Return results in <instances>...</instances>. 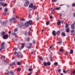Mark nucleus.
Returning <instances> with one entry per match:
<instances>
[{"label":"nucleus","mask_w":75,"mask_h":75,"mask_svg":"<svg viewBox=\"0 0 75 75\" xmlns=\"http://www.w3.org/2000/svg\"><path fill=\"white\" fill-rule=\"evenodd\" d=\"M18 31V29L17 28H16L14 30V32H16V31Z\"/></svg>","instance_id":"obj_28"},{"label":"nucleus","mask_w":75,"mask_h":75,"mask_svg":"<svg viewBox=\"0 0 75 75\" xmlns=\"http://www.w3.org/2000/svg\"><path fill=\"white\" fill-rule=\"evenodd\" d=\"M21 47H22V48H24V43H22Z\"/></svg>","instance_id":"obj_20"},{"label":"nucleus","mask_w":75,"mask_h":75,"mask_svg":"<svg viewBox=\"0 0 75 75\" xmlns=\"http://www.w3.org/2000/svg\"><path fill=\"white\" fill-rule=\"evenodd\" d=\"M33 69H29V71H33Z\"/></svg>","instance_id":"obj_40"},{"label":"nucleus","mask_w":75,"mask_h":75,"mask_svg":"<svg viewBox=\"0 0 75 75\" xmlns=\"http://www.w3.org/2000/svg\"><path fill=\"white\" fill-rule=\"evenodd\" d=\"M28 35H30V31H29L28 33Z\"/></svg>","instance_id":"obj_45"},{"label":"nucleus","mask_w":75,"mask_h":75,"mask_svg":"<svg viewBox=\"0 0 75 75\" xmlns=\"http://www.w3.org/2000/svg\"><path fill=\"white\" fill-rule=\"evenodd\" d=\"M68 27V23H66L65 28H67Z\"/></svg>","instance_id":"obj_34"},{"label":"nucleus","mask_w":75,"mask_h":75,"mask_svg":"<svg viewBox=\"0 0 75 75\" xmlns=\"http://www.w3.org/2000/svg\"><path fill=\"white\" fill-rule=\"evenodd\" d=\"M13 49L14 50H15V51H17V49L16 48H14Z\"/></svg>","instance_id":"obj_54"},{"label":"nucleus","mask_w":75,"mask_h":75,"mask_svg":"<svg viewBox=\"0 0 75 75\" xmlns=\"http://www.w3.org/2000/svg\"><path fill=\"white\" fill-rule=\"evenodd\" d=\"M30 46H31V47H32V45H33V44L31 43H30Z\"/></svg>","instance_id":"obj_57"},{"label":"nucleus","mask_w":75,"mask_h":75,"mask_svg":"<svg viewBox=\"0 0 75 75\" xmlns=\"http://www.w3.org/2000/svg\"><path fill=\"white\" fill-rule=\"evenodd\" d=\"M21 21H25V19L24 18H21Z\"/></svg>","instance_id":"obj_48"},{"label":"nucleus","mask_w":75,"mask_h":75,"mask_svg":"<svg viewBox=\"0 0 75 75\" xmlns=\"http://www.w3.org/2000/svg\"><path fill=\"white\" fill-rule=\"evenodd\" d=\"M52 48V46H51L50 47V49H51Z\"/></svg>","instance_id":"obj_63"},{"label":"nucleus","mask_w":75,"mask_h":75,"mask_svg":"<svg viewBox=\"0 0 75 75\" xmlns=\"http://www.w3.org/2000/svg\"><path fill=\"white\" fill-rule=\"evenodd\" d=\"M17 55L18 58H22V54H21L20 52H18L17 53Z\"/></svg>","instance_id":"obj_3"},{"label":"nucleus","mask_w":75,"mask_h":75,"mask_svg":"<svg viewBox=\"0 0 75 75\" xmlns=\"http://www.w3.org/2000/svg\"><path fill=\"white\" fill-rule=\"evenodd\" d=\"M72 6L73 7H75V4L74 3H73L72 5Z\"/></svg>","instance_id":"obj_39"},{"label":"nucleus","mask_w":75,"mask_h":75,"mask_svg":"<svg viewBox=\"0 0 75 75\" xmlns=\"http://www.w3.org/2000/svg\"><path fill=\"white\" fill-rule=\"evenodd\" d=\"M31 47H32V46H30L28 47V49H30V48H31Z\"/></svg>","instance_id":"obj_43"},{"label":"nucleus","mask_w":75,"mask_h":75,"mask_svg":"<svg viewBox=\"0 0 75 75\" xmlns=\"http://www.w3.org/2000/svg\"><path fill=\"white\" fill-rule=\"evenodd\" d=\"M7 21H4L3 23V25H4V26H6V24H7Z\"/></svg>","instance_id":"obj_15"},{"label":"nucleus","mask_w":75,"mask_h":75,"mask_svg":"<svg viewBox=\"0 0 75 75\" xmlns=\"http://www.w3.org/2000/svg\"><path fill=\"white\" fill-rule=\"evenodd\" d=\"M66 31L67 33H69V28H67L66 30Z\"/></svg>","instance_id":"obj_17"},{"label":"nucleus","mask_w":75,"mask_h":75,"mask_svg":"<svg viewBox=\"0 0 75 75\" xmlns=\"http://www.w3.org/2000/svg\"><path fill=\"white\" fill-rule=\"evenodd\" d=\"M35 6L34 5V6H33V9H35Z\"/></svg>","instance_id":"obj_50"},{"label":"nucleus","mask_w":75,"mask_h":75,"mask_svg":"<svg viewBox=\"0 0 75 75\" xmlns=\"http://www.w3.org/2000/svg\"><path fill=\"white\" fill-rule=\"evenodd\" d=\"M18 71H21V68L20 67H18L17 69Z\"/></svg>","instance_id":"obj_27"},{"label":"nucleus","mask_w":75,"mask_h":75,"mask_svg":"<svg viewBox=\"0 0 75 75\" xmlns=\"http://www.w3.org/2000/svg\"><path fill=\"white\" fill-rule=\"evenodd\" d=\"M8 34L6 35L3 36V38L5 40H6V39H7V38H8Z\"/></svg>","instance_id":"obj_7"},{"label":"nucleus","mask_w":75,"mask_h":75,"mask_svg":"<svg viewBox=\"0 0 75 75\" xmlns=\"http://www.w3.org/2000/svg\"><path fill=\"white\" fill-rule=\"evenodd\" d=\"M64 22V21H62L61 23H62V24H63Z\"/></svg>","instance_id":"obj_59"},{"label":"nucleus","mask_w":75,"mask_h":75,"mask_svg":"<svg viewBox=\"0 0 75 75\" xmlns=\"http://www.w3.org/2000/svg\"><path fill=\"white\" fill-rule=\"evenodd\" d=\"M35 42H36L35 40H33V44H35Z\"/></svg>","instance_id":"obj_37"},{"label":"nucleus","mask_w":75,"mask_h":75,"mask_svg":"<svg viewBox=\"0 0 75 75\" xmlns=\"http://www.w3.org/2000/svg\"><path fill=\"white\" fill-rule=\"evenodd\" d=\"M50 19H52V18H53V17H52V16H50Z\"/></svg>","instance_id":"obj_52"},{"label":"nucleus","mask_w":75,"mask_h":75,"mask_svg":"<svg viewBox=\"0 0 75 75\" xmlns=\"http://www.w3.org/2000/svg\"><path fill=\"white\" fill-rule=\"evenodd\" d=\"M71 28L72 30H74V29H75V25L74 24H72L71 25Z\"/></svg>","instance_id":"obj_9"},{"label":"nucleus","mask_w":75,"mask_h":75,"mask_svg":"<svg viewBox=\"0 0 75 75\" xmlns=\"http://www.w3.org/2000/svg\"><path fill=\"white\" fill-rule=\"evenodd\" d=\"M68 52H66L65 54V55H68Z\"/></svg>","instance_id":"obj_56"},{"label":"nucleus","mask_w":75,"mask_h":75,"mask_svg":"<svg viewBox=\"0 0 75 75\" xmlns=\"http://www.w3.org/2000/svg\"><path fill=\"white\" fill-rule=\"evenodd\" d=\"M61 7H59V8L57 7L55 9L56 10H59V9H61Z\"/></svg>","instance_id":"obj_18"},{"label":"nucleus","mask_w":75,"mask_h":75,"mask_svg":"<svg viewBox=\"0 0 75 75\" xmlns=\"http://www.w3.org/2000/svg\"><path fill=\"white\" fill-rule=\"evenodd\" d=\"M3 58H5V57L3 55H2L1 57V59H2Z\"/></svg>","instance_id":"obj_30"},{"label":"nucleus","mask_w":75,"mask_h":75,"mask_svg":"<svg viewBox=\"0 0 75 75\" xmlns=\"http://www.w3.org/2000/svg\"><path fill=\"white\" fill-rule=\"evenodd\" d=\"M49 24H50V21H47L46 23V24L47 25H49Z\"/></svg>","instance_id":"obj_26"},{"label":"nucleus","mask_w":75,"mask_h":75,"mask_svg":"<svg viewBox=\"0 0 75 75\" xmlns=\"http://www.w3.org/2000/svg\"><path fill=\"white\" fill-rule=\"evenodd\" d=\"M64 51V50H62V49H61L60 50V52H62V51Z\"/></svg>","instance_id":"obj_44"},{"label":"nucleus","mask_w":75,"mask_h":75,"mask_svg":"<svg viewBox=\"0 0 75 75\" xmlns=\"http://www.w3.org/2000/svg\"><path fill=\"white\" fill-rule=\"evenodd\" d=\"M39 59L40 60H41V61H43V59L42 58V57H40Z\"/></svg>","instance_id":"obj_25"},{"label":"nucleus","mask_w":75,"mask_h":75,"mask_svg":"<svg viewBox=\"0 0 75 75\" xmlns=\"http://www.w3.org/2000/svg\"><path fill=\"white\" fill-rule=\"evenodd\" d=\"M39 17H38L37 16V20H39Z\"/></svg>","instance_id":"obj_60"},{"label":"nucleus","mask_w":75,"mask_h":75,"mask_svg":"<svg viewBox=\"0 0 75 75\" xmlns=\"http://www.w3.org/2000/svg\"><path fill=\"white\" fill-rule=\"evenodd\" d=\"M57 24L58 25H59L61 24V21L59 20L57 22Z\"/></svg>","instance_id":"obj_16"},{"label":"nucleus","mask_w":75,"mask_h":75,"mask_svg":"<svg viewBox=\"0 0 75 75\" xmlns=\"http://www.w3.org/2000/svg\"><path fill=\"white\" fill-rule=\"evenodd\" d=\"M4 15V16H5L6 15V14H7V12H4L3 13Z\"/></svg>","instance_id":"obj_36"},{"label":"nucleus","mask_w":75,"mask_h":75,"mask_svg":"<svg viewBox=\"0 0 75 75\" xmlns=\"http://www.w3.org/2000/svg\"><path fill=\"white\" fill-rule=\"evenodd\" d=\"M0 4H1V6H3L4 7H5V6H7V4H4L3 2H0Z\"/></svg>","instance_id":"obj_6"},{"label":"nucleus","mask_w":75,"mask_h":75,"mask_svg":"<svg viewBox=\"0 0 75 75\" xmlns=\"http://www.w3.org/2000/svg\"><path fill=\"white\" fill-rule=\"evenodd\" d=\"M54 9H52L51 11L52 13L54 14Z\"/></svg>","instance_id":"obj_38"},{"label":"nucleus","mask_w":75,"mask_h":75,"mask_svg":"<svg viewBox=\"0 0 75 75\" xmlns=\"http://www.w3.org/2000/svg\"><path fill=\"white\" fill-rule=\"evenodd\" d=\"M4 62H5L6 64H8V62H7V61L4 59Z\"/></svg>","instance_id":"obj_41"},{"label":"nucleus","mask_w":75,"mask_h":75,"mask_svg":"<svg viewBox=\"0 0 75 75\" xmlns=\"http://www.w3.org/2000/svg\"><path fill=\"white\" fill-rule=\"evenodd\" d=\"M24 26V24H23V23H22L20 24H19L18 25V27L19 28H22Z\"/></svg>","instance_id":"obj_8"},{"label":"nucleus","mask_w":75,"mask_h":75,"mask_svg":"<svg viewBox=\"0 0 75 75\" xmlns=\"http://www.w3.org/2000/svg\"><path fill=\"white\" fill-rule=\"evenodd\" d=\"M75 74V70H74L73 71L72 74H73V75H74Z\"/></svg>","instance_id":"obj_47"},{"label":"nucleus","mask_w":75,"mask_h":75,"mask_svg":"<svg viewBox=\"0 0 75 75\" xmlns=\"http://www.w3.org/2000/svg\"><path fill=\"white\" fill-rule=\"evenodd\" d=\"M43 65H44L45 66H47V63L46 62H44Z\"/></svg>","instance_id":"obj_21"},{"label":"nucleus","mask_w":75,"mask_h":75,"mask_svg":"<svg viewBox=\"0 0 75 75\" xmlns=\"http://www.w3.org/2000/svg\"><path fill=\"white\" fill-rule=\"evenodd\" d=\"M57 71H58V72H60L61 71V69H57Z\"/></svg>","instance_id":"obj_31"},{"label":"nucleus","mask_w":75,"mask_h":75,"mask_svg":"<svg viewBox=\"0 0 75 75\" xmlns=\"http://www.w3.org/2000/svg\"><path fill=\"white\" fill-rule=\"evenodd\" d=\"M25 4H24V6L25 7H27L28 6V4H29V3H30V2L28 1H27L25 2Z\"/></svg>","instance_id":"obj_5"},{"label":"nucleus","mask_w":75,"mask_h":75,"mask_svg":"<svg viewBox=\"0 0 75 75\" xmlns=\"http://www.w3.org/2000/svg\"><path fill=\"white\" fill-rule=\"evenodd\" d=\"M33 23V21L30 20L29 21H27L25 23V25L26 27H28L29 26V25H32Z\"/></svg>","instance_id":"obj_1"},{"label":"nucleus","mask_w":75,"mask_h":75,"mask_svg":"<svg viewBox=\"0 0 75 75\" xmlns=\"http://www.w3.org/2000/svg\"><path fill=\"white\" fill-rule=\"evenodd\" d=\"M52 34L53 36H56V33H55V31L53 30L52 32Z\"/></svg>","instance_id":"obj_13"},{"label":"nucleus","mask_w":75,"mask_h":75,"mask_svg":"<svg viewBox=\"0 0 75 75\" xmlns=\"http://www.w3.org/2000/svg\"><path fill=\"white\" fill-rule=\"evenodd\" d=\"M62 36H65V33L63 32L62 33Z\"/></svg>","instance_id":"obj_22"},{"label":"nucleus","mask_w":75,"mask_h":75,"mask_svg":"<svg viewBox=\"0 0 75 75\" xmlns=\"http://www.w3.org/2000/svg\"><path fill=\"white\" fill-rule=\"evenodd\" d=\"M4 11H5V12H7V11H8V9H7V8H5V9H4Z\"/></svg>","instance_id":"obj_33"},{"label":"nucleus","mask_w":75,"mask_h":75,"mask_svg":"<svg viewBox=\"0 0 75 75\" xmlns=\"http://www.w3.org/2000/svg\"><path fill=\"white\" fill-rule=\"evenodd\" d=\"M6 74H8L9 72H8V70H6V72L5 73Z\"/></svg>","instance_id":"obj_23"},{"label":"nucleus","mask_w":75,"mask_h":75,"mask_svg":"<svg viewBox=\"0 0 75 75\" xmlns=\"http://www.w3.org/2000/svg\"><path fill=\"white\" fill-rule=\"evenodd\" d=\"M10 74H11V75H14V72L12 71H11L9 72Z\"/></svg>","instance_id":"obj_19"},{"label":"nucleus","mask_w":75,"mask_h":75,"mask_svg":"<svg viewBox=\"0 0 75 75\" xmlns=\"http://www.w3.org/2000/svg\"><path fill=\"white\" fill-rule=\"evenodd\" d=\"M59 17H61L62 16V14L61 13L59 14Z\"/></svg>","instance_id":"obj_55"},{"label":"nucleus","mask_w":75,"mask_h":75,"mask_svg":"<svg viewBox=\"0 0 75 75\" xmlns=\"http://www.w3.org/2000/svg\"><path fill=\"white\" fill-rule=\"evenodd\" d=\"M26 41H30V38H27L26 39Z\"/></svg>","instance_id":"obj_42"},{"label":"nucleus","mask_w":75,"mask_h":75,"mask_svg":"<svg viewBox=\"0 0 75 75\" xmlns=\"http://www.w3.org/2000/svg\"><path fill=\"white\" fill-rule=\"evenodd\" d=\"M54 64L55 65H58V63L55 62L54 63Z\"/></svg>","instance_id":"obj_46"},{"label":"nucleus","mask_w":75,"mask_h":75,"mask_svg":"<svg viewBox=\"0 0 75 75\" xmlns=\"http://www.w3.org/2000/svg\"><path fill=\"white\" fill-rule=\"evenodd\" d=\"M57 1V0H52V1H54V2H56Z\"/></svg>","instance_id":"obj_51"},{"label":"nucleus","mask_w":75,"mask_h":75,"mask_svg":"<svg viewBox=\"0 0 75 75\" xmlns=\"http://www.w3.org/2000/svg\"><path fill=\"white\" fill-rule=\"evenodd\" d=\"M74 17H75V12L74 14Z\"/></svg>","instance_id":"obj_64"},{"label":"nucleus","mask_w":75,"mask_h":75,"mask_svg":"<svg viewBox=\"0 0 75 75\" xmlns=\"http://www.w3.org/2000/svg\"><path fill=\"white\" fill-rule=\"evenodd\" d=\"M15 64H16V63H15V62H12L11 63L9 64V66L11 67L12 66H13V65H15Z\"/></svg>","instance_id":"obj_10"},{"label":"nucleus","mask_w":75,"mask_h":75,"mask_svg":"<svg viewBox=\"0 0 75 75\" xmlns=\"http://www.w3.org/2000/svg\"><path fill=\"white\" fill-rule=\"evenodd\" d=\"M63 72H64V74L67 73V71H65V70H63Z\"/></svg>","instance_id":"obj_53"},{"label":"nucleus","mask_w":75,"mask_h":75,"mask_svg":"<svg viewBox=\"0 0 75 75\" xmlns=\"http://www.w3.org/2000/svg\"><path fill=\"white\" fill-rule=\"evenodd\" d=\"M75 31V30H71L70 32L71 33H74V31Z\"/></svg>","instance_id":"obj_49"},{"label":"nucleus","mask_w":75,"mask_h":75,"mask_svg":"<svg viewBox=\"0 0 75 75\" xmlns=\"http://www.w3.org/2000/svg\"><path fill=\"white\" fill-rule=\"evenodd\" d=\"M9 23H11L12 21H13V22H16V18L13 17L12 18L10 19L9 20Z\"/></svg>","instance_id":"obj_4"},{"label":"nucleus","mask_w":75,"mask_h":75,"mask_svg":"<svg viewBox=\"0 0 75 75\" xmlns=\"http://www.w3.org/2000/svg\"><path fill=\"white\" fill-rule=\"evenodd\" d=\"M59 44H61V43H62V40L61 39V40L59 41Z\"/></svg>","instance_id":"obj_35"},{"label":"nucleus","mask_w":75,"mask_h":75,"mask_svg":"<svg viewBox=\"0 0 75 75\" xmlns=\"http://www.w3.org/2000/svg\"><path fill=\"white\" fill-rule=\"evenodd\" d=\"M16 54H17V52L15 51L14 53V55H16Z\"/></svg>","instance_id":"obj_61"},{"label":"nucleus","mask_w":75,"mask_h":75,"mask_svg":"<svg viewBox=\"0 0 75 75\" xmlns=\"http://www.w3.org/2000/svg\"><path fill=\"white\" fill-rule=\"evenodd\" d=\"M66 71V72H67L68 74L69 73V70H67Z\"/></svg>","instance_id":"obj_58"},{"label":"nucleus","mask_w":75,"mask_h":75,"mask_svg":"<svg viewBox=\"0 0 75 75\" xmlns=\"http://www.w3.org/2000/svg\"><path fill=\"white\" fill-rule=\"evenodd\" d=\"M25 35H27V31H26L25 33Z\"/></svg>","instance_id":"obj_62"},{"label":"nucleus","mask_w":75,"mask_h":75,"mask_svg":"<svg viewBox=\"0 0 75 75\" xmlns=\"http://www.w3.org/2000/svg\"><path fill=\"white\" fill-rule=\"evenodd\" d=\"M5 34V32L4 31H2L1 32V36H4V35Z\"/></svg>","instance_id":"obj_12"},{"label":"nucleus","mask_w":75,"mask_h":75,"mask_svg":"<svg viewBox=\"0 0 75 75\" xmlns=\"http://www.w3.org/2000/svg\"><path fill=\"white\" fill-rule=\"evenodd\" d=\"M47 64L48 65H51V62H47Z\"/></svg>","instance_id":"obj_24"},{"label":"nucleus","mask_w":75,"mask_h":75,"mask_svg":"<svg viewBox=\"0 0 75 75\" xmlns=\"http://www.w3.org/2000/svg\"><path fill=\"white\" fill-rule=\"evenodd\" d=\"M17 65H21V63H20V62H18L17 63Z\"/></svg>","instance_id":"obj_32"},{"label":"nucleus","mask_w":75,"mask_h":75,"mask_svg":"<svg viewBox=\"0 0 75 75\" xmlns=\"http://www.w3.org/2000/svg\"><path fill=\"white\" fill-rule=\"evenodd\" d=\"M29 7L30 8H33V3H31L29 4Z\"/></svg>","instance_id":"obj_11"},{"label":"nucleus","mask_w":75,"mask_h":75,"mask_svg":"<svg viewBox=\"0 0 75 75\" xmlns=\"http://www.w3.org/2000/svg\"><path fill=\"white\" fill-rule=\"evenodd\" d=\"M73 52H74V51H73V50H71L70 52V54H73Z\"/></svg>","instance_id":"obj_29"},{"label":"nucleus","mask_w":75,"mask_h":75,"mask_svg":"<svg viewBox=\"0 0 75 75\" xmlns=\"http://www.w3.org/2000/svg\"><path fill=\"white\" fill-rule=\"evenodd\" d=\"M11 34L13 35H14L16 37H17V34H16L15 33L13 32L11 33Z\"/></svg>","instance_id":"obj_14"},{"label":"nucleus","mask_w":75,"mask_h":75,"mask_svg":"<svg viewBox=\"0 0 75 75\" xmlns=\"http://www.w3.org/2000/svg\"><path fill=\"white\" fill-rule=\"evenodd\" d=\"M4 44H5V42H3L1 44V48H0V51H1L3 50L4 48H5V47L4 46Z\"/></svg>","instance_id":"obj_2"}]
</instances>
